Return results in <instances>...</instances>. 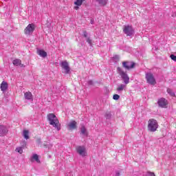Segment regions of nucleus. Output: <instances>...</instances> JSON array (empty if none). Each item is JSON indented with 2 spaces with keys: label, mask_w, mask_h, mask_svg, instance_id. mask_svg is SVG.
I'll return each instance as SVG.
<instances>
[{
  "label": "nucleus",
  "mask_w": 176,
  "mask_h": 176,
  "mask_svg": "<svg viewBox=\"0 0 176 176\" xmlns=\"http://www.w3.org/2000/svg\"><path fill=\"white\" fill-rule=\"evenodd\" d=\"M157 102H158V105L160 107H161L162 108H164V107H166V105H167L166 100L163 98L159 99Z\"/></svg>",
  "instance_id": "4468645a"
},
{
  "label": "nucleus",
  "mask_w": 176,
  "mask_h": 176,
  "mask_svg": "<svg viewBox=\"0 0 176 176\" xmlns=\"http://www.w3.org/2000/svg\"><path fill=\"white\" fill-rule=\"evenodd\" d=\"M119 98H120V96H119L118 94H114L113 96V100H119Z\"/></svg>",
  "instance_id": "b1692460"
},
{
  "label": "nucleus",
  "mask_w": 176,
  "mask_h": 176,
  "mask_svg": "<svg viewBox=\"0 0 176 176\" xmlns=\"http://www.w3.org/2000/svg\"><path fill=\"white\" fill-rule=\"evenodd\" d=\"M83 36H84L85 38H86L87 39V38H89V37L87 36V32H86V31H84V32H83Z\"/></svg>",
  "instance_id": "cd10ccee"
},
{
  "label": "nucleus",
  "mask_w": 176,
  "mask_h": 176,
  "mask_svg": "<svg viewBox=\"0 0 176 176\" xmlns=\"http://www.w3.org/2000/svg\"><path fill=\"white\" fill-rule=\"evenodd\" d=\"M88 85H93V80H89Z\"/></svg>",
  "instance_id": "c85d7f7f"
},
{
  "label": "nucleus",
  "mask_w": 176,
  "mask_h": 176,
  "mask_svg": "<svg viewBox=\"0 0 176 176\" xmlns=\"http://www.w3.org/2000/svg\"><path fill=\"white\" fill-rule=\"evenodd\" d=\"M122 67L125 69H133L135 67V63L131 61H124L122 62Z\"/></svg>",
  "instance_id": "6e6552de"
},
{
  "label": "nucleus",
  "mask_w": 176,
  "mask_h": 176,
  "mask_svg": "<svg viewBox=\"0 0 176 176\" xmlns=\"http://www.w3.org/2000/svg\"><path fill=\"white\" fill-rule=\"evenodd\" d=\"M68 130H75L76 129V122L75 120L69 122L67 124Z\"/></svg>",
  "instance_id": "ddd939ff"
},
{
  "label": "nucleus",
  "mask_w": 176,
  "mask_h": 176,
  "mask_svg": "<svg viewBox=\"0 0 176 176\" xmlns=\"http://www.w3.org/2000/svg\"><path fill=\"white\" fill-rule=\"evenodd\" d=\"M116 175L119 176V175H120V173H119V172H116Z\"/></svg>",
  "instance_id": "7c9ffc66"
},
{
  "label": "nucleus",
  "mask_w": 176,
  "mask_h": 176,
  "mask_svg": "<svg viewBox=\"0 0 176 176\" xmlns=\"http://www.w3.org/2000/svg\"><path fill=\"white\" fill-rule=\"evenodd\" d=\"M8 87H9V85L6 81H3L0 85V89L1 91H3V93H6Z\"/></svg>",
  "instance_id": "f8f14e48"
},
{
  "label": "nucleus",
  "mask_w": 176,
  "mask_h": 176,
  "mask_svg": "<svg viewBox=\"0 0 176 176\" xmlns=\"http://www.w3.org/2000/svg\"><path fill=\"white\" fill-rule=\"evenodd\" d=\"M31 162H36V163H41V160H39V156L37 154H33V155L31 157Z\"/></svg>",
  "instance_id": "6ab92c4d"
},
{
  "label": "nucleus",
  "mask_w": 176,
  "mask_h": 176,
  "mask_svg": "<svg viewBox=\"0 0 176 176\" xmlns=\"http://www.w3.org/2000/svg\"><path fill=\"white\" fill-rule=\"evenodd\" d=\"M86 0H76L74 2V5H76V6H74V9L75 10H78V9H79V6H82V3H83V2H85Z\"/></svg>",
  "instance_id": "2eb2a0df"
},
{
  "label": "nucleus",
  "mask_w": 176,
  "mask_h": 176,
  "mask_svg": "<svg viewBox=\"0 0 176 176\" xmlns=\"http://www.w3.org/2000/svg\"><path fill=\"white\" fill-rule=\"evenodd\" d=\"M80 134L84 135V137H87V135H89V133L87 132V129H86V126L82 125L80 127Z\"/></svg>",
  "instance_id": "dca6fc26"
},
{
  "label": "nucleus",
  "mask_w": 176,
  "mask_h": 176,
  "mask_svg": "<svg viewBox=\"0 0 176 176\" xmlns=\"http://www.w3.org/2000/svg\"><path fill=\"white\" fill-rule=\"evenodd\" d=\"M16 152H18V153H23V148L22 147H18L16 148Z\"/></svg>",
  "instance_id": "5701e85b"
},
{
  "label": "nucleus",
  "mask_w": 176,
  "mask_h": 176,
  "mask_svg": "<svg viewBox=\"0 0 176 176\" xmlns=\"http://www.w3.org/2000/svg\"><path fill=\"white\" fill-rule=\"evenodd\" d=\"M60 67L65 69V74H69V65H68V62H67V60L61 62Z\"/></svg>",
  "instance_id": "1a4fd4ad"
},
{
  "label": "nucleus",
  "mask_w": 176,
  "mask_h": 176,
  "mask_svg": "<svg viewBox=\"0 0 176 176\" xmlns=\"http://www.w3.org/2000/svg\"><path fill=\"white\" fill-rule=\"evenodd\" d=\"M76 151L80 156H82V157L87 156V150L85 146H78L76 148Z\"/></svg>",
  "instance_id": "20e7f679"
},
{
  "label": "nucleus",
  "mask_w": 176,
  "mask_h": 176,
  "mask_svg": "<svg viewBox=\"0 0 176 176\" xmlns=\"http://www.w3.org/2000/svg\"><path fill=\"white\" fill-rule=\"evenodd\" d=\"M123 32L126 36H131V35H134V29H133V26L130 25H124Z\"/></svg>",
  "instance_id": "39448f33"
},
{
  "label": "nucleus",
  "mask_w": 176,
  "mask_h": 176,
  "mask_svg": "<svg viewBox=\"0 0 176 176\" xmlns=\"http://www.w3.org/2000/svg\"><path fill=\"white\" fill-rule=\"evenodd\" d=\"M147 176H156L154 173L147 172Z\"/></svg>",
  "instance_id": "bb28decb"
},
{
  "label": "nucleus",
  "mask_w": 176,
  "mask_h": 176,
  "mask_svg": "<svg viewBox=\"0 0 176 176\" xmlns=\"http://www.w3.org/2000/svg\"><path fill=\"white\" fill-rule=\"evenodd\" d=\"M8 134V128L3 125H0V137H4Z\"/></svg>",
  "instance_id": "9b49d317"
},
{
  "label": "nucleus",
  "mask_w": 176,
  "mask_h": 176,
  "mask_svg": "<svg viewBox=\"0 0 176 176\" xmlns=\"http://www.w3.org/2000/svg\"><path fill=\"white\" fill-rule=\"evenodd\" d=\"M147 127H148V131H151L152 133L156 131L157 130V127H159L157 121H156V120L155 119H150L148 120V124Z\"/></svg>",
  "instance_id": "7ed1b4c3"
},
{
  "label": "nucleus",
  "mask_w": 176,
  "mask_h": 176,
  "mask_svg": "<svg viewBox=\"0 0 176 176\" xmlns=\"http://www.w3.org/2000/svg\"><path fill=\"white\" fill-rule=\"evenodd\" d=\"M170 58H171V60H173V61H176V56H175V55L171 54V55H170Z\"/></svg>",
  "instance_id": "a878e982"
},
{
  "label": "nucleus",
  "mask_w": 176,
  "mask_h": 176,
  "mask_svg": "<svg viewBox=\"0 0 176 176\" xmlns=\"http://www.w3.org/2000/svg\"><path fill=\"white\" fill-rule=\"evenodd\" d=\"M12 64L13 65H14L15 67H21V68H25V65H24V64L21 63V60L20 59H14L12 61Z\"/></svg>",
  "instance_id": "9d476101"
},
{
  "label": "nucleus",
  "mask_w": 176,
  "mask_h": 176,
  "mask_svg": "<svg viewBox=\"0 0 176 176\" xmlns=\"http://www.w3.org/2000/svg\"><path fill=\"white\" fill-rule=\"evenodd\" d=\"M47 118L51 126H53L58 131L61 130V124H60V121L56 115L50 113L47 116Z\"/></svg>",
  "instance_id": "f03ea898"
},
{
  "label": "nucleus",
  "mask_w": 176,
  "mask_h": 176,
  "mask_svg": "<svg viewBox=\"0 0 176 176\" xmlns=\"http://www.w3.org/2000/svg\"><path fill=\"white\" fill-rule=\"evenodd\" d=\"M23 136L25 140H28L30 138V131H28V130H24L23 132Z\"/></svg>",
  "instance_id": "aec40b11"
},
{
  "label": "nucleus",
  "mask_w": 176,
  "mask_h": 176,
  "mask_svg": "<svg viewBox=\"0 0 176 176\" xmlns=\"http://www.w3.org/2000/svg\"><path fill=\"white\" fill-rule=\"evenodd\" d=\"M118 73L121 76L122 80H124V84H120L117 87V91L118 93H122L123 90H126V87H127L126 85H129L130 83V77H129V75L126 72H124L122 68L118 67L117 69Z\"/></svg>",
  "instance_id": "f257e3e1"
},
{
  "label": "nucleus",
  "mask_w": 176,
  "mask_h": 176,
  "mask_svg": "<svg viewBox=\"0 0 176 176\" xmlns=\"http://www.w3.org/2000/svg\"><path fill=\"white\" fill-rule=\"evenodd\" d=\"M87 42L89 43V45H90V46H93V43H91V40L90 39V38H87Z\"/></svg>",
  "instance_id": "393cba45"
},
{
  "label": "nucleus",
  "mask_w": 176,
  "mask_h": 176,
  "mask_svg": "<svg viewBox=\"0 0 176 176\" xmlns=\"http://www.w3.org/2000/svg\"><path fill=\"white\" fill-rule=\"evenodd\" d=\"M91 24H93V21H91Z\"/></svg>",
  "instance_id": "2f4dec72"
},
{
  "label": "nucleus",
  "mask_w": 176,
  "mask_h": 176,
  "mask_svg": "<svg viewBox=\"0 0 176 176\" xmlns=\"http://www.w3.org/2000/svg\"><path fill=\"white\" fill-rule=\"evenodd\" d=\"M106 118H111V113H107Z\"/></svg>",
  "instance_id": "c756f323"
},
{
  "label": "nucleus",
  "mask_w": 176,
  "mask_h": 176,
  "mask_svg": "<svg viewBox=\"0 0 176 176\" xmlns=\"http://www.w3.org/2000/svg\"><path fill=\"white\" fill-rule=\"evenodd\" d=\"M146 79L147 80V83L155 86L156 85V79L152 73H146Z\"/></svg>",
  "instance_id": "423d86ee"
},
{
  "label": "nucleus",
  "mask_w": 176,
  "mask_h": 176,
  "mask_svg": "<svg viewBox=\"0 0 176 176\" xmlns=\"http://www.w3.org/2000/svg\"><path fill=\"white\" fill-rule=\"evenodd\" d=\"M100 6H105L108 3V0H96Z\"/></svg>",
  "instance_id": "412c9836"
},
{
  "label": "nucleus",
  "mask_w": 176,
  "mask_h": 176,
  "mask_svg": "<svg viewBox=\"0 0 176 176\" xmlns=\"http://www.w3.org/2000/svg\"><path fill=\"white\" fill-rule=\"evenodd\" d=\"M167 93L168 94L170 95L171 97H175V94L173 91V90H171V89H168Z\"/></svg>",
  "instance_id": "4be33fe9"
},
{
  "label": "nucleus",
  "mask_w": 176,
  "mask_h": 176,
  "mask_svg": "<svg viewBox=\"0 0 176 176\" xmlns=\"http://www.w3.org/2000/svg\"><path fill=\"white\" fill-rule=\"evenodd\" d=\"M34 31H35V25L34 23L29 24L24 30V34L28 36L33 34Z\"/></svg>",
  "instance_id": "0eeeda50"
},
{
  "label": "nucleus",
  "mask_w": 176,
  "mask_h": 176,
  "mask_svg": "<svg viewBox=\"0 0 176 176\" xmlns=\"http://www.w3.org/2000/svg\"><path fill=\"white\" fill-rule=\"evenodd\" d=\"M24 97L25 100H34V96H32V93L30 91H27L24 94Z\"/></svg>",
  "instance_id": "f3484780"
},
{
  "label": "nucleus",
  "mask_w": 176,
  "mask_h": 176,
  "mask_svg": "<svg viewBox=\"0 0 176 176\" xmlns=\"http://www.w3.org/2000/svg\"><path fill=\"white\" fill-rule=\"evenodd\" d=\"M37 54H38V56H41V57H43V58L47 56V53L43 50H38L37 51Z\"/></svg>",
  "instance_id": "a211bd4d"
}]
</instances>
